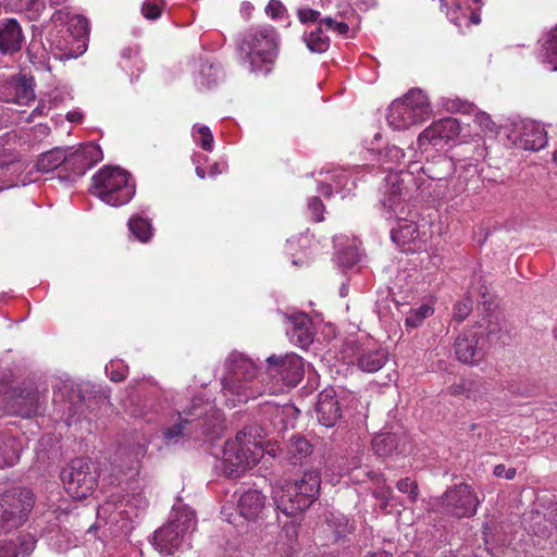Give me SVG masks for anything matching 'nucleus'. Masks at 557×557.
Masks as SVG:
<instances>
[{"label":"nucleus","mask_w":557,"mask_h":557,"mask_svg":"<svg viewBox=\"0 0 557 557\" xmlns=\"http://www.w3.org/2000/svg\"><path fill=\"white\" fill-rule=\"evenodd\" d=\"M222 425L219 410L207 400L194 398L190 406L178 412V422L163 431L166 443H177L180 438H198L214 435Z\"/></svg>","instance_id":"nucleus-1"},{"label":"nucleus","mask_w":557,"mask_h":557,"mask_svg":"<svg viewBox=\"0 0 557 557\" xmlns=\"http://www.w3.org/2000/svg\"><path fill=\"white\" fill-rule=\"evenodd\" d=\"M321 476L308 470L299 481L274 487L272 497L276 510L286 517H296L307 510L320 494Z\"/></svg>","instance_id":"nucleus-2"},{"label":"nucleus","mask_w":557,"mask_h":557,"mask_svg":"<svg viewBox=\"0 0 557 557\" xmlns=\"http://www.w3.org/2000/svg\"><path fill=\"white\" fill-rule=\"evenodd\" d=\"M238 49L250 72L267 75L277 55V34L271 26L251 27Z\"/></svg>","instance_id":"nucleus-3"},{"label":"nucleus","mask_w":557,"mask_h":557,"mask_svg":"<svg viewBox=\"0 0 557 557\" xmlns=\"http://www.w3.org/2000/svg\"><path fill=\"white\" fill-rule=\"evenodd\" d=\"M428 173L432 180H441L430 173V169L420 166L417 162H410L407 171L389 172L381 193L382 206L393 214H405L406 211L411 209V200L413 198L416 186L414 173Z\"/></svg>","instance_id":"nucleus-4"},{"label":"nucleus","mask_w":557,"mask_h":557,"mask_svg":"<svg viewBox=\"0 0 557 557\" xmlns=\"http://www.w3.org/2000/svg\"><path fill=\"white\" fill-rule=\"evenodd\" d=\"M92 194L104 203L120 207L128 203L135 195V182L120 166H104L92 176Z\"/></svg>","instance_id":"nucleus-5"},{"label":"nucleus","mask_w":557,"mask_h":557,"mask_svg":"<svg viewBox=\"0 0 557 557\" xmlns=\"http://www.w3.org/2000/svg\"><path fill=\"white\" fill-rule=\"evenodd\" d=\"M225 375L221 380L225 396L237 397L238 403H246L258 394L250 385L256 379L258 369L251 359L242 352L233 351L225 359Z\"/></svg>","instance_id":"nucleus-6"},{"label":"nucleus","mask_w":557,"mask_h":557,"mask_svg":"<svg viewBox=\"0 0 557 557\" xmlns=\"http://www.w3.org/2000/svg\"><path fill=\"white\" fill-rule=\"evenodd\" d=\"M432 115L428 95L420 88H411L403 98L388 107L386 121L395 131H404L421 124Z\"/></svg>","instance_id":"nucleus-7"},{"label":"nucleus","mask_w":557,"mask_h":557,"mask_svg":"<svg viewBox=\"0 0 557 557\" xmlns=\"http://www.w3.org/2000/svg\"><path fill=\"white\" fill-rule=\"evenodd\" d=\"M245 437L246 434L238 433L234 440L224 444L220 469L228 479L240 478L259 461L261 456L257 443H245Z\"/></svg>","instance_id":"nucleus-8"},{"label":"nucleus","mask_w":557,"mask_h":557,"mask_svg":"<svg viewBox=\"0 0 557 557\" xmlns=\"http://www.w3.org/2000/svg\"><path fill=\"white\" fill-rule=\"evenodd\" d=\"M35 504L34 494L25 487H14L0 495V533L20 528Z\"/></svg>","instance_id":"nucleus-9"},{"label":"nucleus","mask_w":557,"mask_h":557,"mask_svg":"<svg viewBox=\"0 0 557 557\" xmlns=\"http://www.w3.org/2000/svg\"><path fill=\"white\" fill-rule=\"evenodd\" d=\"M98 471L88 458L73 459L61 472L67 494L74 499H84L92 494L98 484Z\"/></svg>","instance_id":"nucleus-10"},{"label":"nucleus","mask_w":557,"mask_h":557,"mask_svg":"<svg viewBox=\"0 0 557 557\" xmlns=\"http://www.w3.org/2000/svg\"><path fill=\"white\" fill-rule=\"evenodd\" d=\"M196 516L189 509H181L168 524L158 529L153 534V544L160 552L173 554L177 550L188 532L195 530Z\"/></svg>","instance_id":"nucleus-11"},{"label":"nucleus","mask_w":557,"mask_h":557,"mask_svg":"<svg viewBox=\"0 0 557 557\" xmlns=\"http://www.w3.org/2000/svg\"><path fill=\"white\" fill-rule=\"evenodd\" d=\"M267 374L287 388L295 387L304 377L302 359L296 354L271 355L267 358Z\"/></svg>","instance_id":"nucleus-12"},{"label":"nucleus","mask_w":557,"mask_h":557,"mask_svg":"<svg viewBox=\"0 0 557 557\" xmlns=\"http://www.w3.org/2000/svg\"><path fill=\"white\" fill-rule=\"evenodd\" d=\"M507 137L516 147L530 151L541 150L547 145L545 128L532 120H512Z\"/></svg>","instance_id":"nucleus-13"},{"label":"nucleus","mask_w":557,"mask_h":557,"mask_svg":"<svg viewBox=\"0 0 557 557\" xmlns=\"http://www.w3.org/2000/svg\"><path fill=\"white\" fill-rule=\"evenodd\" d=\"M480 500L471 486L455 485L442 496V506L447 515L456 518L471 517L476 512Z\"/></svg>","instance_id":"nucleus-14"},{"label":"nucleus","mask_w":557,"mask_h":557,"mask_svg":"<svg viewBox=\"0 0 557 557\" xmlns=\"http://www.w3.org/2000/svg\"><path fill=\"white\" fill-rule=\"evenodd\" d=\"M104 403V397L97 396L91 391H83L78 387L71 388L66 407V424L71 425L82 419H89L90 416H96L97 410Z\"/></svg>","instance_id":"nucleus-15"},{"label":"nucleus","mask_w":557,"mask_h":557,"mask_svg":"<svg viewBox=\"0 0 557 557\" xmlns=\"http://www.w3.org/2000/svg\"><path fill=\"white\" fill-rule=\"evenodd\" d=\"M66 168L70 181L82 177L90 168L103 158L101 148L94 143L81 146L77 149L66 148Z\"/></svg>","instance_id":"nucleus-16"},{"label":"nucleus","mask_w":557,"mask_h":557,"mask_svg":"<svg viewBox=\"0 0 557 557\" xmlns=\"http://www.w3.org/2000/svg\"><path fill=\"white\" fill-rule=\"evenodd\" d=\"M454 350L460 362L469 366L479 364L486 352L483 332L466 331L461 333L455 339Z\"/></svg>","instance_id":"nucleus-17"},{"label":"nucleus","mask_w":557,"mask_h":557,"mask_svg":"<svg viewBox=\"0 0 557 557\" xmlns=\"http://www.w3.org/2000/svg\"><path fill=\"white\" fill-rule=\"evenodd\" d=\"M356 170L336 168L320 172V175L325 174L324 178L319 180L318 191L324 197L330 198L334 193L341 194L342 198L348 196L356 187L355 176Z\"/></svg>","instance_id":"nucleus-18"},{"label":"nucleus","mask_w":557,"mask_h":557,"mask_svg":"<svg viewBox=\"0 0 557 557\" xmlns=\"http://www.w3.org/2000/svg\"><path fill=\"white\" fill-rule=\"evenodd\" d=\"M460 133V125L454 117L441 119L433 122L418 137L419 149H426V146H442L455 139Z\"/></svg>","instance_id":"nucleus-19"},{"label":"nucleus","mask_w":557,"mask_h":557,"mask_svg":"<svg viewBox=\"0 0 557 557\" xmlns=\"http://www.w3.org/2000/svg\"><path fill=\"white\" fill-rule=\"evenodd\" d=\"M265 434L284 433L298 416V409L292 404H271L267 401L261 409Z\"/></svg>","instance_id":"nucleus-20"},{"label":"nucleus","mask_w":557,"mask_h":557,"mask_svg":"<svg viewBox=\"0 0 557 557\" xmlns=\"http://www.w3.org/2000/svg\"><path fill=\"white\" fill-rule=\"evenodd\" d=\"M317 419L325 428L334 426L343 417V403L333 387L319 393L315 403Z\"/></svg>","instance_id":"nucleus-21"},{"label":"nucleus","mask_w":557,"mask_h":557,"mask_svg":"<svg viewBox=\"0 0 557 557\" xmlns=\"http://www.w3.org/2000/svg\"><path fill=\"white\" fill-rule=\"evenodd\" d=\"M485 150L481 146L475 147L473 156L463 158H443L442 163L448 168H453L458 181V190H463L472 178L479 175L478 165L484 158Z\"/></svg>","instance_id":"nucleus-22"},{"label":"nucleus","mask_w":557,"mask_h":557,"mask_svg":"<svg viewBox=\"0 0 557 557\" xmlns=\"http://www.w3.org/2000/svg\"><path fill=\"white\" fill-rule=\"evenodd\" d=\"M55 25H66V32L73 41L77 42V49L86 50V40L89 34L88 21L81 14H72L66 10H58L51 16Z\"/></svg>","instance_id":"nucleus-23"},{"label":"nucleus","mask_w":557,"mask_h":557,"mask_svg":"<svg viewBox=\"0 0 557 557\" xmlns=\"http://www.w3.org/2000/svg\"><path fill=\"white\" fill-rule=\"evenodd\" d=\"M397 219L396 225L389 231L393 244H414L420 239L419 226L417 224V212L406 211L405 214H394Z\"/></svg>","instance_id":"nucleus-24"},{"label":"nucleus","mask_w":557,"mask_h":557,"mask_svg":"<svg viewBox=\"0 0 557 557\" xmlns=\"http://www.w3.org/2000/svg\"><path fill=\"white\" fill-rule=\"evenodd\" d=\"M34 98V89L25 78L0 82V101L2 102L28 104Z\"/></svg>","instance_id":"nucleus-25"},{"label":"nucleus","mask_w":557,"mask_h":557,"mask_svg":"<svg viewBox=\"0 0 557 557\" xmlns=\"http://www.w3.org/2000/svg\"><path fill=\"white\" fill-rule=\"evenodd\" d=\"M408 441L404 433H380L372 440V448L379 457H392L408 451Z\"/></svg>","instance_id":"nucleus-26"},{"label":"nucleus","mask_w":557,"mask_h":557,"mask_svg":"<svg viewBox=\"0 0 557 557\" xmlns=\"http://www.w3.org/2000/svg\"><path fill=\"white\" fill-rule=\"evenodd\" d=\"M239 515L249 521L263 519L267 510V496L258 490L244 492L237 504Z\"/></svg>","instance_id":"nucleus-27"},{"label":"nucleus","mask_w":557,"mask_h":557,"mask_svg":"<svg viewBox=\"0 0 557 557\" xmlns=\"http://www.w3.org/2000/svg\"><path fill=\"white\" fill-rule=\"evenodd\" d=\"M287 320L290 325L286 329V334L290 342L302 348L308 347L313 341L310 318L304 312H298L287 315Z\"/></svg>","instance_id":"nucleus-28"},{"label":"nucleus","mask_w":557,"mask_h":557,"mask_svg":"<svg viewBox=\"0 0 557 557\" xmlns=\"http://www.w3.org/2000/svg\"><path fill=\"white\" fill-rule=\"evenodd\" d=\"M448 20L458 28H468L481 22L479 9L468 5V0H451V7L447 10Z\"/></svg>","instance_id":"nucleus-29"},{"label":"nucleus","mask_w":557,"mask_h":557,"mask_svg":"<svg viewBox=\"0 0 557 557\" xmlns=\"http://www.w3.org/2000/svg\"><path fill=\"white\" fill-rule=\"evenodd\" d=\"M22 41V28L15 20L10 18L0 26V51L3 54L18 51Z\"/></svg>","instance_id":"nucleus-30"},{"label":"nucleus","mask_w":557,"mask_h":557,"mask_svg":"<svg viewBox=\"0 0 557 557\" xmlns=\"http://www.w3.org/2000/svg\"><path fill=\"white\" fill-rule=\"evenodd\" d=\"M286 453L287 458L292 463H301L313 453V445L306 436L301 434H294L287 442Z\"/></svg>","instance_id":"nucleus-31"},{"label":"nucleus","mask_w":557,"mask_h":557,"mask_svg":"<svg viewBox=\"0 0 557 557\" xmlns=\"http://www.w3.org/2000/svg\"><path fill=\"white\" fill-rule=\"evenodd\" d=\"M522 524L530 534L540 537H547L552 534L548 525L545 522V517L542 515L540 508L536 505L534 508L523 513Z\"/></svg>","instance_id":"nucleus-32"},{"label":"nucleus","mask_w":557,"mask_h":557,"mask_svg":"<svg viewBox=\"0 0 557 557\" xmlns=\"http://www.w3.org/2000/svg\"><path fill=\"white\" fill-rule=\"evenodd\" d=\"M539 42L541 60L557 71V26L545 33Z\"/></svg>","instance_id":"nucleus-33"},{"label":"nucleus","mask_w":557,"mask_h":557,"mask_svg":"<svg viewBox=\"0 0 557 557\" xmlns=\"http://www.w3.org/2000/svg\"><path fill=\"white\" fill-rule=\"evenodd\" d=\"M388 360V352L385 349L367 350L357 359L358 368L363 372L373 373L382 369Z\"/></svg>","instance_id":"nucleus-34"},{"label":"nucleus","mask_w":557,"mask_h":557,"mask_svg":"<svg viewBox=\"0 0 557 557\" xmlns=\"http://www.w3.org/2000/svg\"><path fill=\"white\" fill-rule=\"evenodd\" d=\"M20 453L21 445L15 437L8 434L0 435V469L15 465Z\"/></svg>","instance_id":"nucleus-35"},{"label":"nucleus","mask_w":557,"mask_h":557,"mask_svg":"<svg viewBox=\"0 0 557 557\" xmlns=\"http://www.w3.org/2000/svg\"><path fill=\"white\" fill-rule=\"evenodd\" d=\"M66 168V151L63 148H53L42 153L37 160L36 168L41 173H49L58 168Z\"/></svg>","instance_id":"nucleus-36"},{"label":"nucleus","mask_w":557,"mask_h":557,"mask_svg":"<svg viewBox=\"0 0 557 557\" xmlns=\"http://www.w3.org/2000/svg\"><path fill=\"white\" fill-rule=\"evenodd\" d=\"M326 530L332 534V541L344 540L354 531V525L349 519L343 515L330 513L325 519Z\"/></svg>","instance_id":"nucleus-37"},{"label":"nucleus","mask_w":557,"mask_h":557,"mask_svg":"<svg viewBox=\"0 0 557 557\" xmlns=\"http://www.w3.org/2000/svg\"><path fill=\"white\" fill-rule=\"evenodd\" d=\"M5 9L24 13L29 20H36L45 9L44 0H5Z\"/></svg>","instance_id":"nucleus-38"},{"label":"nucleus","mask_w":557,"mask_h":557,"mask_svg":"<svg viewBox=\"0 0 557 557\" xmlns=\"http://www.w3.org/2000/svg\"><path fill=\"white\" fill-rule=\"evenodd\" d=\"M222 78V70L219 65L203 61L200 63L195 83L202 88H211Z\"/></svg>","instance_id":"nucleus-39"},{"label":"nucleus","mask_w":557,"mask_h":557,"mask_svg":"<svg viewBox=\"0 0 557 557\" xmlns=\"http://www.w3.org/2000/svg\"><path fill=\"white\" fill-rule=\"evenodd\" d=\"M128 230L135 240L147 243L152 237V226L148 219L133 215L127 222Z\"/></svg>","instance_id":"nucleus-40"},{"label":"nucleus","mask_w":557,"mask_h":557,"mask_svg":"<svg viewBox=\"0 0 557 557\" xmlns=\"http://www.w3.org/2000/svg\"><path fill=\"white\" fill-rule=\"evenodd\" d=\"M480 380L473 377H462L448 387V393L453 396H466L474 398L480 393Z\"/></svg>","instance_id":"nucleus-41"},{"label":"nucleus","mask_w":557,"mask_h":557,"mask_svg":"<svg viewBox=\"0 0 557 557\" xmlns=\"http://www.w3.org/2000/svg\"><path fill=\"white\" fill-rule=\"evenodd\" d=\"M304 41L313 53H323L330 47V38L324 34L321 25L309 33H305Z\"/></svg>","instance_id":"nucleus-42"},{"label":"nucleus","mask_w":557,"mask_h":557,"mask_svg":"<svg viewBox=\"0 0 557 557\" xmlns=\"http://www.w3.org/2000/svg\"><path fill=\"white\" fill-rule=\"evenodd\" d=\"M361 255L357 246H341L335 253V262L338 267L350 269L360 261Z\"/></svg>","instance_id":"nucleus-43"},{"label":"nucleus","mask_w":557,"mask_h":557,"mask_svg":"<svg viewBox=\"0 0 557 557\" xmlns=\"http://www.w3.org/2000/svg\"><path fill=\"white\" fill-rule=\"evenodd\" d=\"M380 154L383 166L391 172H394V168L398 166L405 158L404 150L395 145L386 146Z\"/></svg>","instance_id":"nucleus-44"},{"label":"nucleus","mask_w":557,"mask_h":557,"mask_svg":"<svg viewBox=\"0 0 557 557\" xmlns=\"http://www.w3.org/2000/svg\"><path fill=\"white\" fill-rule=\"evenodd\" d=\"M191 135L194 143L200 146L205 151L210 152L213 150L214 139L208 126L199 124L194 125Z\"/></svg>","instance_id":"nucleus-45"},{"label":"nucleus","mask_w":557,"mask_h":557,"mask_svg":"<svg viewBox=\"0 0 557 557\" xmlns=\"http://www.w3.org/2000/svg\"><path fill=\"white\" fill-rule=\"evenodd\" d=\"M540 511L545 517V522L548 525L550 532L557 529V503L553 500L540 502L536 504Z\"/></svg>","instance_id":"nucleus-46"},{"label":"nucleus","mask_w":557,"mask_h":557,"mask_svg":"<svg viewBox=\"0 0 557 557\" xmlns=\"http://www.w3.org/2000/svg\"><path fill=\"white\" fill-rule=\"evenodd\" d=\"M433 313V308L429 305H421L417 309H412L405 320V324L409 327H418L422 324L426 317Z\"/></svg>","instance_id":"nucleus-47"},{"label":"nucleus","mask_w":557,"mask_h":557,"mask_svg":"<svg viewBox=\"0 0 557 557\" xmlns=\"http://www.w3.org/2000/svg\"><path fill=\"white\" fill-rule=\"evenodd\" d=\"M473 309V300L469 292L465 295L463 299L458 301L454 307V319L458 322L466 320Z\"/></svg>","instance_id":"nucleus-48"},{"label":"nucleus","mask_w":557,"mask_h":557,"mask_svg":"<svg viewBox=\"0 0 557 557\" xmlns=\"http://www.w3.org/2000/svg\"><path fill=\"white\" fill-rule=\"evenodd\" d=\"M503 335H504L503 324L497 319L488 320V322L485 326V333H483L485 342L488 341V342H495V343H498V342L504 343Z\"/></svg>","instance_id":"nucleus-49"},{"label":"nucleus","mask_w":557,"mask_h":557,"mask_svg":"<svg viewBox=\"0 0 557 557\" xmlns=\"http://www.w3.org/2000/svg\"><path fill=\"white\" fill-rule=\"evenodd\" d=\"M162 3L159 0H145L141 5V14L145 18L156 21L161 16Z\"/></svg>","instance_id":"nucleus-50"},{"label":"nucleus","mask_w":557,"mask_h":557,"mask_svg":"<svg viewBox=\"0 0 557 557\" xmlns=\"http://www.w3.org/2000/svg\"><path fill=\"white\" fill-rule=\"evenodd\" d=\"M396 486L400 493H408L409 499L412 503L417 500L419 496V488L416 481H411L409 478L400 479Z\"/></svg>","instance_id":"nucleus-51"},{"label":"nucleus","mask_w":557,"mask_h":557,"mask_svg":"<svg viewBox=\"0 0 557 557\" xmlns=\"http://www.w3.org/2000/svg\"><path fill=\"white\" fill-rule=\"evenodd\" d=\"M107 374L113 382H122L126 379L128 368L121 363L111 362L106 367Z\"/></svg>","instance_id":"nucleus-52"},{"label":"nucleus","mask_w":557,"mask_h":557,"mask_svg":"<svg viewBox=\"0 0 557 557\" xmlns=\"http://www.w3.org/2000/svg\"><path fill=\"white\" fill-rule=\"evenodd\" d=\"M324 210L325 207L319 197H311L308 200V211L315 222L324 220Z\"/></svg>","instance_id":"nucleus-53"},{"label":"nucleus","mask_w":557,"mask_h":557,"mask_svg":"<svg viewBox=\"0 0 557 557\" xmlns=\"http://www.w3.org/2000/svg\"><path fill=\"white\" fill-rule=\"evenodd\" d=\"M134 442L128 444L127 448L129 449L131 455L134 456L135 459H139L145 456L147 450V445L143 436L138 433L133 435Z\"/></svg>","instance_id":"nucleus-54"},{"label":"nucleus","mask_w":557,"mask_h":557,"mask_svg":"<svg viewBox=\"0 0 557 557\" xmlns=\"http://www.w3.org/2000/svg\"><path fill=\"white\" fill-rule=\"evenodd\" d=\"M15 542L17 543L20 555L30 554L34 550L36 544V540L30 534L21 535L15 540Z\"/></svg>","instance_id":"nucleus-55"},{"label":"nucleus","mask_w":557,"mask_h":557,"mask_svg":"<svg viewBox=\"0 0 557 557\" xmlns=\"http://www.w3.org/2000/svg\"><path fill=\"white\" fill-rule=\"evenodd\" d=\"M321 25H324L327 29H332L339 35H346L349 30L348 24L345 22H337L331 16H326L320 21Z\"/></svg>","instance_id":"nucleus-56"},{"label":"nucleus","mask_w":557,"mask_h":557,"mask_svg":"<svg viewBox=\"0 0 557 557\" xmlns=\"http://www.w3.org/2000/svg\"><path fill=\"white\" fill-rule=\"evenodd\" d=\"M20 552L14 540L0 541V557H17Z\"/></svg>","instance_id":"nucleus-57"},{"label":"nucleus","mask_w":557,"mask_h":557,"mask_svg":"<svg viewBox=\"0 0 557 557\" xmlns=\"http://www.w3.org/2000/svg\"><path fill=\"white\" fill-rule=\"evenodd\" d=\"M480 286L478 288V293L481 297V301L486 310H491L492 306V297L490 295V289L486 284V281L480 277L479 280Z\"/></svg>","instance_id":"nucleus-58"},{"label":"nucleus","mask_w":557,"mask_h":557,"mask_svg":"<svg viewBox=\"0 0 557 557\" xmlns=\"http://www.w3.org/2000/svg\"><path fill=\"white\" fill-rule=\"evenodd\" d=\"M474 122L479 124L484 131L493 132L495 124L491 116L482 111H478L474 114Z\"/></svg>","instance_id":"nucleus-59"},{"label":"nucleus","mask_w":557,"mask_h":557,"mask_svg":"<svg viewBox=\"0 0 557 557\" xmlns=\"http://www.w3.org/2000/svg\"><path fill=\"white\" fill-rule=\"evenodd\" d=\"M265 12L269 16H271L272 18H275V17H280L284 14L285 8L281 1L270 0L265 8Z\"/></svg>","instance_id":"nucleus-60"},{"label":"nucleus","mask_w":557,"mask_h":557,"mask_svg":"<svg viewBox=\"0 0 557 557\" xmlns=\"http://www.w3.org/2000/svg\"><path fill=\"white\" fill-rule=\"evenodd\" d=\"M298 18L301 23L318 21L320 12L309 8H302L297 11Z\"/></svg>","instance_id":"nucleus-61"},{"label":"nucleus","mask_w":557,"mask_h":557,"mask_svg":"<svg viewBox=\"0 0 557 557\" xmlns=\"http://www.w3.org/2000/svg\"><path fill=\"white\" fill-rule=\"evenodd\" d=\"M138 51L136 49H133V48H125L122 50V53H121V58H122V61H121V66L127 71L128 70V62L132 60V59H135V63H138Z\"/></svg>","instance_id":"nucleus-62"},{"label":"nucleus","mask_w":557,"mask_h":557,"mask_svg":"<svg viewBox=\"0 0 557 557\" xmlns=\"http://www.w3.org/2000/svg\"><path fill=\"white\" fill-rule=\"evenodd\" d=\"M493 473L497 478H505L507 480H512L516 475V469L515 468H506L505 465L499 463L494 467Z\"/></svg>","instance_id":"nucleus-63"},{"label":"nucleus","mask_w":557,"mask_h":557,"mask_svg":"<svg viewBox=\"0 0 557 557\" xmlns=\"http://www.w3.org/2000/svg\"><path fill=\"white\" fill-rule=\"evenodd\" d=\"M24 417H32L38 413V399L36 394H32L29 405L20 412Z\"/></svg>","instance_id":"nucleus-64"}]
</instances>
